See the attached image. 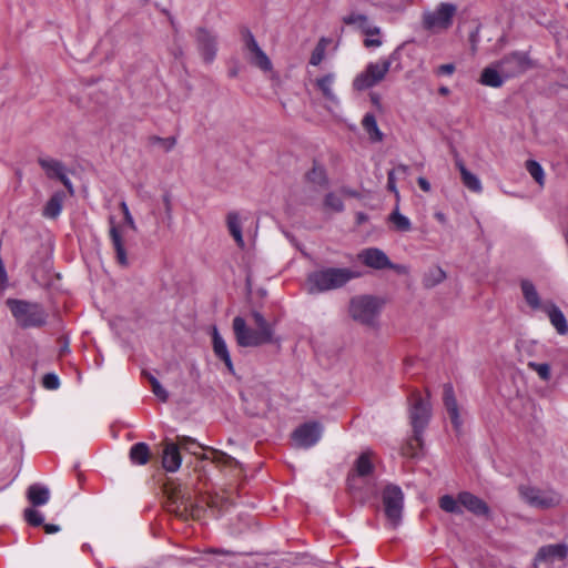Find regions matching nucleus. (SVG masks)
<instances>
[{
    "mask_svg": "<svg viewBox=\"0 0 568 568\" xmlns=\"http://www.w3.org/2000/svg\"><path fill=\"white\" fill-rule=\"evenodd\" d=\"M252 320L254 327L241 316L233 318L232 328L240 347H258L276 341L273 325L260 312H253Z\"/></svg>",
    "mask_w": 568,
    "mask_h": 568,
    "instance_id": "1",
    "label": "nucleus"
},
{
    "mask_svg": "<svg viewBox=\"0 0 568 568\" xmlns=\"http://www.w3.org/2000/svg\"><path fill=\"white\" fill-rule=\"evenodd\" d=\"M359 275L348 267H324L308 274L305 288L310 294H320L341 288Z\"/></svg>",
    "mask_w": 568,
    "mask_h": 568,
    "instance_id": "2",
    "label": "nucleus"
},
{
    "mask_svg": "<svg viewBox=\"0 0 568 568\" xmlns=\"http://www.w3.org/2000/svg\"><path fill=\"white\" fill-rule=\"evenodd\" d=\"M518 495L524 504L538 510L559 508L564 501L562 494L550 486L520 485Z\"/></svg>",
    "mask_w": 568,
    "mask_h": 568,
    "instance_id": "3",
    "label": "nucleus"
},
{
    "mask_svg": "<svg viewBox=\"0 0 568 568\" xmlns=\"http://www.w3.org/2000/svg\"><path fill=\"white\" fill-rule=\"evenodd\" d=\"M384 300L373 295H357L349 301L348 314L357 323L377 327Z\"/></svg>",
    "mask_w": 568,
    "mask_h": 568,
    "instance_id": "4",
    "label": "nucleus"
},
{
    "mask_svg": "<svg viewBox=\"0 0 568 568\" xmlns=\"http://www.w3.org/2000/svg\"><path fill=\"white\" fill-rule=\"evenodd\" d=\"M7 305L21 327H38L45 323L47 315L37 303L9 298Z\"/></svg>",
    "mask_w": 568,
    "mask_h": 568,
    "instance_id": "5",
    "label": "nucleus"
},
{
    "mask_svg": "<svg viewBox=\"0 0 568 568\" xmlns=\"http://www.w3.org/2000/svg\"><path fill=\"white\" fill-rule=\"evenodd\" d=\"M392 62L390 58H381L367 63L365 69L354 78L353 89L364 91L381 83L388 74Z\"/></svg>",
    "mask_w": 568,
    "mask_h": 568,
    "instance_id": "6",
    "label": "nucleus"
},
{
    "mask_svg": "<svg viewBox=\"0 0 568 568\" xmlns=\"http://www.w3.org/2000/svg\"><path fill=\"white\" fill-rule=\"evenodd\" d=\"M456 13V7L452 3L443 2L434 9L423 12V27L434 33L447 30Z\"/></svg>",
    "mask_w": 568,
    "mask_h": 568,
    "instance_id": "7",
    "label": "nucleus"
},
{
    "mask_svg": "<svg viewBox=\"0 0 568 568\" xmlns=\"http://www.w3.org/2000/svg\"><path fill=\"white\" fill-rule=\"evenodd\" d=\"M168 509L181 518L200 519L202 507L199 506L191 494L178 489L169 493Z\"/></svg>",
    "mask_w": 568,
    "mask_h": 568,
    "instance_id": "8",
    "label": "nucleus"
},
{
    "mask_svg": "<svg viewBox=\"0 0 568 568\" xmlns=\"http://www.w3.org/2000/svg\"><path fill=\"white\" fill-rule=\"evenodd\" d=\"M335 82L336 74L334 72H327L317 77L314 84L324 100L325 109L333 115L338 116L342 112V102L335 92Z\"/></svg>",
    "mask_w": 568,
    "mask_h": 568,
    "instance_id": "9",
    "label": "nucleus"
},
{
    "mask_svg": "<svg viewBox=\"0 0 568 568\" xmlns=\"http://www.w3.org/2000/svg\"><path fill=\"white\" fill-rule=\"evenodd\" d=\"M245 59L263 72H271L272 62L267 54L262 50L251 31L245 30L242 33Z\"/></svg>",
    "mask_w": 568,
    "mask_h": 568,
    "instance_id": "10",
    "label": "nucleus"
},
{
    "mask_svg": "<svg viewBox=\"0 0 568 568\" xmlns=\"http://www.w3.org/2000/svg\"><path fill=\"white\" fill-rule=\"evenodd\" d=\"M404 495L402 489L395 485H388L383 491V505L385 515L394 527L400 523L403 513Z\"/></svg>",
    "mask_w": 568,
    "mask_h": 568,
    "instance_id": "11",
    "label": "nucleus"
},
{
    "mask_svg": "<svg viewBox=\"0 0 568 568\" xmlns=\"http://www.w3.org/2000/svg\"><path fill=\"white\" fill-rule=\"evenodd\" d=\"M430 403L428 399L420 397L419 395L414 396V403L410 407V420L415 433L414 442L417 446L422 445L420 435L428 420L430 418Z\"/></svg>",
    "mask_w": 568,
    "mask_h": 568,
    "instance_id": "12",
    "label": "nucleus"
},
{
    "mask_svg": "<svg viewBox=\"0 0 568 568\" xmlns=\"http://www.w3.org/2000/svg\"><path fill=\"white\" fill-rule=\"evenodd\" d=\"M497 62L507 79L519 75L531 68V61L525 52H514Z\"/></svg>",
    "mask_w": 568,
    "mask_h": 568,
    "instance_id": "13",
    "label": "nucleus"
},
{
    "mask_svg": "<svg viewBox=\"0 0 568 568\" xmlns=\"http://www.w3.org/2000/svg\"><path fill=\"white\" fill-rule=\"evenodd\" d=\"M323 427L321 424L312 422L297 427L292 435L296 447L308 448L314 446L322 437Z\"/></svg>",
    "mask_w": 568,
    "mask_h": 568,
    "instance_id": "14",
    "label": "nucleus"
},
{
    "mask_svg": "<svg viewBox=\"0 0 568 568\" xmlns=\"http://www.w3.org/2000/svg\"><path fill=\"white\" fill-rule=\"evenodd\" d=\"M568 555V546L562 542L549 544L539 548L534 560V567L540 568L556 560H564Z\"/></svg>",
    "mask_w": 568,
    "mask_h": 568,
    "instance_id": "15",
    "label": "nucleus"
},
{
    "mask_svg": "<svg viewBox=\"0 0 568 568\" xmlns=\"http://www.w3.org/2000/svg\"><path fill=\"white\" fill-rule=\"evenodd\" d=\"M358 260L366 266L375 270L397 268V266L390 262L388 256L382 250L376 247H369L361 251L358 253Z\"/></svg>",
    "mask_w": 568,
    "mask_h": 568,
    "instance_id": "16",
    "label": "nucleus"
},
{
    "mask_svg": "<svg viewBox=\"0 0 568 568\" xmlns=\"http://www.w3.org/2000/svg\"><path fill=\"white\" fill-rule=\"evenodd\" d=\"M195 38L202 58L206 62H212L216 54V37L206 29H199Z\"/></svg>",
    "mask_w": 568,
    "mask_h": 568,
    "instance_id": "17",
    "label": "nucleus"
},
{
    "mask_svg": "<svg viewBox=\"0 0 568 568\" xmlns=\"http://www.w3.org/2000/svg\"><path fill=\"white\" fill-rule=\"evenodd\" d=\"M374 469V454L372 450L363 452L355 462L354 473L349 477V487L355 489L357 487V477H365Z\"/></svg>",
    "mask_w": 568,
    "mask_h": 568,
    "instance_id": "18",
    "label": "nucleus"
},
{
    "mask_svg": "<svg viewBox=\"0 0 568 568\" xmlns=\"http://www.w3.org/2000/svg\"><path fill=\"white\" fill-rule=\"evenodd\" d=\"M459 503L462 507L473 513L475 516L488 518L490 516V509L488 505L479 497L464 491L459 494Z\"/></svg>",
    "mask_w": 568,
    "mask_h": 568,
    "instance_id": "19",
    "label": "nucleus"
},
{
    "mask_svg": "<svg viewBox=\"0 0 568 568\" xmlns=\"http://www.w3.org/2000/svg\"><path fill=\"white\" fill-rule=\"evenodd\" d=\"M343 22L348 26H354L365 36H379L381 33V28L373 24L367 16L359 12H351L343 17Z\"/></svg>",
    "mask_w": 568,
    "mask_h": 568,
    "instance_id": "20",
    "label": "nucleus"
},
{
    "mask_svg": "<svg viewBox=\"0 0 568 568\" xmlns=\"http://www.w3.org/2000/svg\"><path fill=\"white\" fill-rule=\"evenodd\" d=\"M443 400L454 428L460 430L463 422L452 385L444 386Z\"/></svg>",
    "mask_w": 568,
    "mask_h": 568,
    "instance_id": "21",
    "label": "nucleus"
},
{
    "mask_svg": "<svg viewBox=\"0 0 568 568\" xmlns=\"http://www.w3.org/2000/svg\"><path fill=\"white\" fill-rule=\"evenodd\" d=\"M182 463L178 444L165 442L163 447L162 466L166 471L175 473Z\"/></svg>",
    "mask_w": 568,
    "mask_h": 568,
    "instance_id": "22",
    "label": "nucleus"
},
{
    "mask_svg": "<svg viewBox=\"0 0 568 568\" xmlns=\"http://www.w3.org/2000/svg\"><path fill=\"white\" fill-rule=\"evenodd\" d=\"M212 345L216 357L222 359L230 372L234 371L227 344L216 327L212 328Z\"/></svg>",
    "mask_w": 568,
    "mask_h": 568,
    "instance_id": "23",
    "label": "nucleus"
},
{
    "mask_svg": "<svg viewBox=\"0 0 568 568\" xmlns=\"http://www.w3.org/2000/svg\"><path fill=\"white\" fill-rule=\"evenodd\" d=\"M544 312L548 315L551 325L555 327L558 334L565 335L568 333V323L560 311V308L552 302H546L544 305Z\"/></svg>",
    "mask_w": 568,
    "mask_h": 568,
    "instance_id": "24",
    "label": "nucleus"
},
{
    "mask_svg": "<svg viewBox=\"0 0 568 568\" xmlns=\"http://www.w3.org/2000/svg\"><path fill=\"white\" fill-rule=\"evenodd\" d=\"M505 80H507V78L504 75V72H501L498 62L486 67L480 75V83L490 88L501 87Z\"/></svg>",
    "mask_w": 568,
    "mask_h": 568,
    "instance_id": "25",
    "label": "nucleus"
},
{
    "mask_svg": "<svg viewBox=\"0 0 568 568\" xmlns=\"http://www.w3.org/2000/svg\"><path fill=\"white\" fill-rule=\"evenodd\" d=\"M520 288L525 302L532 311H544L545 303L541 302L535 284L529 280L520 282Z\"/></svg>",
    "mask_w": 568,
    "mask_h": 568,
    "instance_id": "26",
    "label": "nucleus"
},
{
    "mask_svg": "<svg viewBox=\"0 0 568 568\" xmlns=\"http://www.w3.org/2000/svg\"><path fill=\"white\" fill-rule=\"evenodd\" d=\"M27 498L33 506H43L50 499V490L41 484H33L27 490Z\"/></svg>",
    "mask_w": 568,
    "mask_h": 568,
    "instance_id": "27",
    "label": "nucleus"
},
{
    "mask_svg": "<svg viewBox=\"0 0 568 568\" xmlns=\"http://www.w3.org/2000/svg\"><path fill=\"white\" fill-rule=\"evenodd\" d=\"M226 222L227 229L236 244L240 247H244L245 243L242 235L243 217L236 212H231L227 214Z\"/></svg>",
    "mask_w": 568,
    "mask_h": 568,
    "instance_id": "28",
    "label": "nucleus"
},
{
    "mask_svg": "<svg viewBox=\"0 0 568 568\" xmlns=\"http://www.w3.org/2000/svg\"><path fill=\"white\" fill-rule=\"evenodd\" d=\"M110 236L112 240L113 247L116 253V260L121 265L128 264V257L123 245L122 234L115 225L110 227Z\"/></svg>",
    "mask_w": 568,
    "mask_h": 568,
    "instance_id": "29",
    "label": "nucleus"
},
{
    "mask_svg": "<svg viewBox=\"0 0 568 568\" xmlns=\"http://www.w3.org/2000/svg\"><path fill=\"white\" fill-rule=\"evenodd\" d=\"M64 194L62 192L54 193L43 209V215L49 219H55L62 211Z\"/></svg>",
    "mask_w": 568,
    "mask_h": 568,
    "instance_id": "30",
    "label": "nucleus"
},
{
    "mask_svg": "<svg viewBox=\"0 0 568 568\" xmlns=\"http://www.w3.org/2000/svg\"><path fill=\"white\" fill-rule=\"evenodd\" d=\"M457 166L464 185L475 193H480L483 186L478 176L468 171L463 163H458Z\"/></svg>",
    "mask_w": 568,
    "mask_h": 568,
    "instance_id": "31",
    "label": "nucleus"
},
{
    "mask_svg": "<svg viewBox=\"0 0 568 568\" xmlns=\"http://www.w3.org/2000/svg\"><path fill=\"white\" fill-rule=\"evenodd\" d=\"M362 125L372 141L379 142L383 140V133L381 132L377 121L372 113L365 114Z\"/></svg>",
    "mask_w": 568,
    "mask_h": 568,
    "instance_id": "32",
    "label": "nucleus"
},
{
    "mask_svg": "<svg viewBox=\"0 0 568 568\" xmlns=\"http://www.w3.org/2000/svg\"><path fill=\"white\" fill-rule=\"evenodd\" d=\"M150 449L144 443L134 444L130 449V459L133 464L144 465L149 462Z\"/></svg>",
    "mask_w": 568,
    "mask_h": 568,
    "instance_id": "33",
    "label": "nucleus"
},
{
    "mask_svg": "<svg viewBox=\"0 0 568 568\" xmlns=\"http://www.w3.org/2000/svg\"><path fill=\"white\" fill-rule=\"evenodd\" d=\"M331 42L332 40L328 38H321L318 40L310 58L311 65L317 67L324 61L326 57V50Z\"/></svg>",
    "mask_w": 568,
    "mask_h": 568,
    "instance_id": "34",
    "label": "nucleus"
},
{
    "mask_svg": "<svg viewBox=\"0 0 568 568\" xmlns=\"http://www.w3.org/2000/svg\"><path fill=\"white\" fill-rule=\"evenodd\" d=\"M388 220L393 224L394 229L398 232H408L412 230V222L407 216L399 212L398 203L396 204L394 211L390 213Z\"/></svg>",
    "mask_w": 568,
    "mask_h": 568,
    "instance_id": "35",
    "label": "nucleus"
},
{
    "mask_svg": "<svg viewBox=\"0 0 568 568\" xmlns=\"http://www.w3.org/2000/svg\"><path fill=\"white\" fill-rule=\"evenodd\" d=\"M41 168L45 171L47 175L50 178L59 179L65 172L64 166L61 162L53 159H40L39 161Z\"/></svg>",
    "mask_w": 568,
    "mask_h": 568,
    "instance_id": "36",
    "label": "nucleus"
},
{
    "mask_svg": "<svg viewBox=\"0 0 568 568\" xmlns=\"http://www.w3.org/2000/svg\"><path fill=\"white\" fill-rule=\"evenodd\" d=\"M446 278L445 271L439 266H434L428 270L424 276V284L427 287H433L442 283Z\"/></svg>",
    "mask_w": 568,
    "mask_h": 568,
    "instance_id": "37",
    "label": "nucleus"
},
{
    "mask_svg": "<svg viewBox=\"0 0 568 568\" xmlns=\"http://www.w3.org/2000/svg\"><path fill=\"white\" fill-rule=\"evenodd\" d=\"M526 170L541 187L545 185V171L537 161L528 160L526 162Z\"/></svg>",
    "mask_w": 568,
    "mask_h": 568,
    "instance_id": "38",
    "label": "nucleus"
},
{
    "mask_svg": "<svg viewBox=\"0 0 568 568\" xmlns=\"http://www.w3.org/2000/svg\"><path fill=\"white\" fill-rule=\"evenodd\" d=\"M439 506L446 513L452 514H462V505L459 503V497L455 499L450 495H445L439 499Z\"/></svg>",
    "mask_w": 568,
    "mask_h": 568,
    "instance_id": "39",
    "label": "nucleus"
},
{
    "mask_svg": "<svg viewBox=\"0 0 568 568\" xmlns=\"http://www.w3.org/2000/svg\"><path fill=\"white\" fill-rule=\"evenodd\" d=\"M407 171V168L405 165H399L396 169L388 172L387 178V187L389 191H392L396 197V202H399L400 195L399 191L396 186V174L397 173H405Z\"/></svg>",
    "mask_w": 568,
    "mask_h": 568,
    "instance_id": "40",
    "label": "nucleus"
},
{
    "mask_svg": "<svg viewBox=\"0 0 568 568\" xmlns=\"http://www.w3.org/2000/svg\"><path fill=\"white\" fill-rule=\"evenodd\" d=\"M527 366L537 373L540 379L548 382L551 377L550 365L547 363L529 362Z\"/></svg>",
    "mask_w": 568,
    "mask_h": 568,
    "instance_id": "41",
    "label": "nucleus"
},
{
    "mask_svg": "<svg viewBox=\"0 0 568 568\" xmlns=\"http://www.w3.org/2000/svg\"><path fill=\"white\" fill-rule=\"evenodd\" d=\"M178 446H179V449L182 448L193 455H197L196 449L202 448V446L199 443H196V440H194L191 437H185V436L178 438Z\"/></svg>",
    "mask_w": 568,
    "mask_h": 568,
    "instance_id": "42",
    "label": "nucleus"
},
{
    "mask_svg": "<svg viewBox=\"0 0 568 568\" xmlns=\"http://www.w3.org/2000/svg\"><path fill=\"white\" fill-rule=\"evenodd\" d=\"M211 455L212 456H205V458L212 459L213 462H215L219 465L233 466L236 464L234 458H232L231 456H229L224 453L213 449V450H211Z\"/></svg>",
    "mask_w": 568,
    "mask_h": 568,
    "instance_id": "43",
    "label": "nucleus"
},
{
    "mask_svg": "<svg viewBox=\"0 0 568 568\" xmlns=\"http://www.w3.org/2000/svg\"><path fill=\"white\" fill-rule=\"evenodd\" d=\"M24 518L32 526H40L44 521L43 515L34 508H27L24 510Z\"/></svg>",
    "mask_w": 568,
    "mask_h": 568,
    "instance_id": "44",
    "label": "nucleus"
},
{
    "mask_svg": "<svg viewBox=\"0 0 568 568\" xmlns=\"http://www.w3.org/2000/svg\"><path fill=\"white\" fill-rule=\"evenodd\" d=\"M149 381L151 383V386H152V392L153 394L162 402H165L169 397L168 395V392L165 390V388L159 383V381L153 377V376H150L149 377Z\"/></svg>",
    "mask_w": 568,
    "mask_h": 568,
    "instance_id": "45",
    "label": "nucleus"
},
{
    "mask_svg": "<svg viewBox=\"0 0 568 568\" xmlns=\"http://www.w3.org/2000/svg\"><path fill=\"white\" fill-rule=\"evenodd\" d=\"M42 384L47 389H57L60 386L59 377L55 374H47L42 379Z\"/></svg>",
    "mask_w": 568,
    "mask_h": 568,
    "instance_id": "46",
    "label": "nucleus"
},
{
    "mask_svg": "<svg viewBox=\"0 0 568 568\" xmlns=\"http://www.w3.org/2000/svg\"><path fill=\"white\" fill-rule=\"evenodd\" d=\"M325 204L334 211H341L343 209L341 197L333 193L326 196Z\"/></svg>",
    "mask_w": 568,
    "mask_h": 568,
    "instance_id": "47",
    "label": "nucleus"
},
{
    "mask_svg": "<svg viewBox=\"0 0 568 568\" xmlns=\"http://www.w3.org/2000/svg\"><path fill=\"white\" fill-rule=\"evenodd\" d=\"M455 70H456V68H455L454 63H446V64H440L439 67H437L435 70V73L439 77L440 75L450 77L455 72Z\"/></svg>",
    "mask_w": 568,
    "mask_h": 568,
    "instance_id": "48",
    "label": "nucleus"
},
{
    "mask_svg": "<svg viewBox=\"0 0 568 568\" xmlns=\"http://www.w3.org/2000/svg\"><path fill=\"white\" fill-rule=\"evenodd\" d=\"M121 209H122V212H123V215H124V222L125 224L131 229V230H135V223H134V220H133V216L131 215L130 213V210L126 205L125 202H122L121 203Z\"/></svg>",
    "mask_w": 568,
    "mask_h": 568,
    "instance_id": "49",
    "label": "nucleus"
},
{
    "mask_svg": "<svg viewBox=\"0 0 568 568\" xmlns=\"http://www.w3.org/2000/svg\"><path fill=\"white\" fill-rule=\"evenodd\" d=\"M382 39L379 36H366V39L364 41V45L366 48H378L382 45Z\"/></svg>",
    "mask_w": 568,
    "mask_h": 568,
    "instance_id": "50",
    "label": "nucleus"
},
{
    "mask_svg": "<svg viewBox=\"0 0 568 568\" xmlns=\"http://www.w3.org/2000/svg\"><path fill=\"white\" fill-rule=\"evenodd\" d=\"M158 141H159L161 148L166 152L171 151L174 148L175 142H176L174 138L159 139Z\"/></svg>",
    "mask_w": 568,
    "mask_h": 568,
    "instance_id": "51",
    "label": "nucleus"
},
{
    "mask_svg": "<svg viewBox=\"0 0 568 568\" xmlns=\"http://www.w3.org/2000/svg\"><path fill=\"white\" fill-rule=\"evenodd\" d=\"M417 183L419 185V187L424 191V192H430L432 190V185L430 183L428 182V180H426L425 178L423 176H419L417 179Z\"/></svg>",
    "mask_w": 568,
    "mask_h": 568,
    "instance_id": "52",
    "label": "nucleus"
},
{
    "mask_svg": "<svg viewBox=\"0 0 568 568\" xmlns=\"http://www.w3.org/2000/svg\"><path fill=\"white\" fill-rule=\"evenodd\" d=\"M59 180L64 184V186L69 190V192L72 194L73 193V186H72V183L71 181L68 179V176L65 175V172L62 174V176L59 178Z\"/></svg>",
    "mask_w": 568,
    "mask_h": 568,
    "instance_id": "53",
    "label": "nucleus"
},
{
    "mask_svg": "<svg viewBox=\"0 0 568 568\" xmlns=\"http://www.w3.org/2000/svg\"><path fill=\"white\" fill-rule=\"evenodd\" d=\"M44 530L47 534H55L60 531V527L58 525L47 524L44 525Z\"/></svg>",
    "mask_w": 568,
    "mask_h": 568,
    "instance_id": "54",
    "label": "nucleus"
},
{
    "mask_svg": "<svg viewBox=\"0 0 568 568\" xmlns=\"http://www.w3.org/2000/svg\"><path fill=\"white\" fill-rule=\"evenodd\" d=\"M434 216L442 224H445L447 222L446 215L443 212H440V211L435 212Z\"/></svg>",
    "mask_w": 568,
    "mask_h": 568,
    "instance_id": "55",
    "label": "nucleus"
},
{
    "mask_svg": "<svg viewBox=\"0 0 568 568\" xmlns=\"http://www.w3.org/2000/svg\"><path fill=\"white\" fill-rule=\"evenodd\" d=\"M8 281L7 272L4 265H0V282L4 284Z\"/></svg>",
    "mask_w": 568,
    "mask_h": 568,
    "instance_id": "56",
    "label": "nucleus"
},
{
    "mask_svg": "<svg viewBox=\"0 0 568 568\" xmlns=\"http://www.w3.org/2000/svg\"><path fill=\"white\" fill-rule=\"evenodd\" d=\"M439 94L442 95H448L450 93V90L447 87H440L438 89Z\"/></svg>",
    "mask_w": 568,
    "mask_h": 568,
    "instance_id": "57",
    "label": "nucleus"
}]
</instances>
